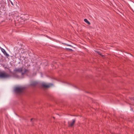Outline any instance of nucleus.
<instances>
[{"instance_id":"obj_1","label":"nucleus","mask_w":134,"mask_h":134,"mask_svg":"<svg viewBox=\"0 0 134 134\" xmlns=\"http://www.w3.org/2000/svg\"><path fill=\"white\" fill-rule=\"evenodd\" d=\"M11 75L5 72H0V79L4 78L9 77Z\"/></svg>"},{"instance_id":"obj_2","label":"nucleus","mask_w":134,"mask_h":134,"mask_svg":"<svg viewBox=\"0 0 134 134\" xmlns=\"http://www.w3.org/2000/svg\"><path fill=\"white\" fill-rule=\"evenodd\" d=\"M23 89L24 88L23 87H16L15 88L14 91L16 93H19L22 92Z\"/></svg>"},{"instance_id":"obj_3","label":"nucleus","mask_w":134,"mask_h":134,"mask_svg":"<svg viewBox=\"0 0 134 134\" xmlns=\"http://www.w3.org/2000/svg\"><path fill=\"white\" fill-rule=\"evenodd\" d=\"M76 119H73L72 121H69L68 122V126L69 127H72L75 122Z\"/></svg>"},{"instance_id":"obj_4","label":"nucleus","mask_w":134,"mask_h":134,"mask_svg":"<svg viewBox=\"0 0 134 134\" xmlns=\"http://www.w3.org/2000/svg\"><path fill=\"white\" fill-rule=\"evenodd\" d=\"M23 70V68H15L14 70V71L15 72H22Z\"/></svg>"},{"instance_id":"obj_5","label":"nucleus","mask_w":134,"mask_h":134,"mask_svg":"<svg viewBox=\"0 0 134 134\" xmlns=\"http://www.w3.org/2000/svg\"><path fill=\"white\" fill-rule=\"evenodd\" d=\"M38 84V82L35 81H32L30 83V85L33 87L36 86Z\"/></svg>"},{"instance_id":"obj_6","label":"nucleus","mask_w":134,"mask_h":134,"mask_svg":"<svg viewBox=\"0 0 134 134\" xmlns=\"http://www.w3.org/2000/svg\"><path fill=\"white\" fill-rule=\"evenodd\" d=\"M1 50L2 52L5 55L6 57H8L9 56V54L7 53L5 50L4 49L1 48Z\"/></svg>"},{"instance_id":"obj_7","label":"nucleus","mask_w":134,"mask_h":134,"mask_svg":"<svg viewBox=\"0 0 134 134\" xmlns=\"http://www.w3.org/2000/svg\"><path fill=\"white\" fill-rule=\"evenodd\" d=\"M42 86L44 88H48L50 87L49 85H47L45 83H43L42 84Z\"/></svg>"},{"instance_id":"obj_8","label":"nucleus","mask_w":134,"mask_h":134,"mask_svg":"<svg viewBox=\"0 0 134 134\" xmlns=\"http://www.w3.org/2000/svg\"><path fill=\"white\" fill-rule=\"evenodd\" d=\"M30 121L32 124H33L34 122L37 121V120L35 119L32 118L31 119Z\"/></svg>"},{"instance_id":"obj_9","label":"nucleus","mask_w":134,"mask_h":134,"mask_svg":"<svg viewBox=\"0 0 134 134\" xmlns=\"http://www.w3.org/2000/svg\"><path fill=\"white\" fill-rule=\"evenodd\" d=\"M84 21L88 25H90V23L87 20V19H84Z\"/></svg>"},{"instance_id":"obj_10","label":"nucleus","mask_w":134,"mask_h":134,"mask_svg":"<svg viewBox=\"0 0 134 134\" xmlns=\"http://www.w3.org/2000/svg\"><path fill=\"white\" fill-rule=\"evenodd\" d=\"M130 99L132 101H133V102H131L130 103V104H133V102H134V97L131 98Z\"/></svg>"},{"instance_id":"obj_11","label":"nucleus","mask_w":134,"mask_h":134,"mask_svg":"<svg viewBox=\"0 0 134 134\" xmlns=\"http://www.w3.org/2000/svg\"><path fill=\"white\" fill-rule=\"evenodd\" d=\"M29 72V70L27 69H25L24 70V72H25V74L26 73H28Z\"/></svg>"},{"instance_id":"obj_12","label":"nucleus","mask_w":134,"mask_h":134,"mask_svg":"<svg viewBox=\"0 0 134 134\" xmlns=\"http://www.w3.org/2000/svg\"><path fill=\"white\" fill-rule=\"evenodd\" d=\"M65 49L67 51H73V50L69 48H66Z\"/></svg>"},{"instance_id":"obj_13","label":"nucleus","mask_w":134,"mask_h":134,"mask_svg":"<svg viewBox=\"0 0 134 134\" xmlns=\"http://www.w3.org/2000/svg\"><path fill=\"white\" fill-rule=\"evenodd\" d=\"M64 44H66V45H67V46L72 47V46L70 45H69L68 44H65V43H64Z\"/></svg>"},{"instance_id":"obj_14","label":"nucleus","mask_w":134,"mask_h":134,"mask_svg":"<svg viewBox=\"0 0 134 134\" xmlns=\"http://www.w3.org/2000/svg\"><path fill=\"white\" fill-rule=\"evenodd\" d=\"M25 74V73L24 72H22V73H21V75H24Z\"/></svg>"},{"instance_id":"obj_15","label":"nucleus","mask_w":134,"mask_h":134,"mask_svg":"<svg viewBox=\"0 0 134 134\" xmlns=\"http://www.w3.org/2000/svg\"><path fill=\"white\" fill-rule=\"evenodd\" d=\"M10 1V3H11V4L13 5V3L12 2Z\"/></svg>"}]
</instances>
